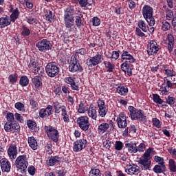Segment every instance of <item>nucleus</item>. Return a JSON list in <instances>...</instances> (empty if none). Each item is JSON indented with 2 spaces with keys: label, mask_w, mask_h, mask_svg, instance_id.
Returning a JSON list of instances; mask_svg holds the SVG:
<instances>
[{
  "label": "nucleus",
  "mask_w": 176,
  "mask_h": 176,
  "mask_svg": "<svg viewBox=\"0 0 176 176\" xmlns=\"http://www.w3.org/2000/svg\"><path fill=\"white\" fill-rule=\"evenodd\" d=\"M128 109L131 120H139L140 123H146V116L142 109H137L133 106H129Z\"/></svg>",
  "instance_id": "f257e3e1"
},
{
  "label": "nucleus",
  "mask_w": 176,
  "mask_h": 176,
  "mask_svg": "<svg viewBox=\"0 0 176 176\" xmlns=\"http://www.w3.org/2000/svg\"><path fill=\"white\" fill-rule=\"evenodd\" d=\"M75 8L69 7L64 12V23L66 28H72L75 24Z\"/></svg>",
  "instance_id": "f03ea898"
},
{
  "label": "nucleus",
  "mask_w": 176,
  "mask_h": 176,
  "mask_svg": "<svg viewBox=\"0 0 176 176\" xmlns=\"http://www.w3.org/2000/svg\"><path fill=\"white\" fill-rule=\"evenodd\" d=\"M142 14L150 27L155 25L156 21L153 17V8L148 5H144L142 10Z\"/></svg>",
  "instance_id": "7ed1b4c3"
},
{
  "label": "nucleus",
  "mask_w": 176,
  "mask_h": 176,
  "mask_svg": "<svg viewBox=\"0 0 176 176\" xmlns=\"http://www.w3.org/2000/svg\"><path fill=\"white\" fill-rule=\"evenodd\" d=\"M44 130L49 140H51V141H53V142L56 144L58 142L60 132L57 130V127H54L52 125H45Z\"/></svg>",
  "instance_id": "20e7f679"
},
{
  "label": "nucleus",
  "mask_w": 176,
  "mask_h": 176,
  "mask_svg": "<svg viewBox=\"0 0 176 176\" xmlns=\"http://www.w3.org/2000/svg\"><path fill=\"white\" fill-rule=\"evenodd\" d=\"M15 166L17 171H20L21 174L27 173V167H28V160L26 155H19L15 160Z\"/></svg>",
  "instance_id": "39448f33"
},
{
  "label": "nucleus",
  "mask_w": 176,
  "mask_h": 176,
  "mask_svg": "<svg viewBox=\"0 0 176 176\" xmlns=\"http://www.w3.org/2000/svg\"><path fill=\"white\" fill-rule=\"evenodd\" d=\"M68 69L69 72H72V74H75V72H83V67H82V65H80V63H79V59H78V56L76 55V54L72 56L71 60L69 63Z\"/></svg>",
  "instance_id": "423d86ee"
},
{
  "label": "nucleus",
  "mask_w": 176,
  "mask_h": 176,
  "mask_svg": "<svg viewBox=\"0 0 176 176\" xmlns=\"http://www.w3.org/2000/svg\"><path fill=\"white\" fill-rule=\"evenodd\" d=\"M45 72L50 78H56L60 74V67L56 62H50L45 66Z\"/></svg>",
  "instance_id": "0eeeda50"
},
{
  "label": "nucleus",
  "mask_w": 176,
  "mask_h": 176,
  "mask_svg": "<svg viewBox=\"0 0 176 176\" xmlns=\"http://www.w3.org/2000/svg\"><path fill=\"white\" fill-rule=\"evenodd\" d=\"M104 60V56L100 52H96L94 56H90L87 59V65L89 67H96L101 64Z\"/></svg>",
  "instance_id": "6e6552de"
},
{
  "label": "nucleus",
  "mask_w": 176,
  "mask_h": 176,
  "mask_svg": "<svg viewBox=\"0 0 176 176\" xmlns=\"http://www.w3.org/2000/svg\"><path fill=\"white\" fill-rule=\"evenodd\" d=\"M168 89H176V83L173 82L167 77L164 78V83H162V87L160 89L162 96H167L168 94Z\"/></svg>",
  "instance_id": "1a4fd4ad"
},
{
  "label": "nucleus",
  "mask_w": 176,
  "mask_h": 176,
  "mask_svg": "<svg viewBox=\"0 0 176 176\" xmlns=\"http://www.w3.org/2000/svg\"><path fill=\"white\" fill-rule=\"evenodd\" d=\"M76 123L82 131H87L90 129V121L87 116L78 117Z\"/></svg>",
  "instance_id": "9d476101"
},
{
  "label": "nucleus",
  "mask_w": 176,
  "mask_h": 176,
  "mask_svg": "<svg viewBox=\"0 0 176 176\" xmlns=\"http://www.w3.org/2000/svg\"><path fill=\"white\" fill-rule=\"evenodd\" d=\"M52 43L47 39H43L36 43V47L38 49L39 52L46 53L49 50H52Z\"/></svg>",
  "instance_id": "9b49d317"
},
{
  "label": "nucleus",
  "mask_w": 176,
  "mask_h": 176,
  "mask_svg": "<svg viewBox=\"0 0 176 176\" xmlns=\"http://www.w3.org/2000/svg\"><path fill=\"white\" fill-rule=\"evenodd\" d=\"M159 44L155 40H151L147 45V54L148 56H156L159 52Z\"/></svg>",
  "instance_id": "f8f14e48"
},
{
  "label": "nucleus",
  "mask_w": 176,
  "mask_h": 176,
  "mask_svg": "<svg viewBox=\"0 0 176 176\" xmlns=\"http://www.w3.org/2000/svg\"><path fill=\"white\" fill-rule=\"evenodd\" d=\"M87 146V140L86 139H79L73 143L74 152H82Z\"/></svg>",
  "instance_id": "ddd939ff"
},
{
  "label": "nucleus",
  "mask_w": 176,
  "mask_h": 176,
  "mask_svg": "<svg viewBox=\"0 0 176 176\" xmlns=\"http://www.w3.org/2000/svg\"><path fill=\"white\" fill-rule=\"evenodd\" d=\"M20 124L19 122H6L4 124V130L6 133H10V131H15V133H20Z\"/></svg>",
  "instance_id": "4468645a"
},
{
  "label": "nucleus",
  "mask_w": 176,
  "mask_h": 176,
  "mask_svg": "<svg viewBox=\"0 0 176 176\" xmlns=\"http://www.w3.org/2000/svg\"><path fill=\"white\" fill-rule=\"evenodd\" d=\"M97 104L99 116H100V118H105L108 113V108L105 107V100L99 99Z\"/></svg>",
  "instance_id": "2eb2a0df"
},
{
  "label": "nucleus",
  "mask_w": 176,
  "mask_h": 176,
  "mask_svg": "<svg viewBox=\"0 0 176 176\" xmlns=\"http://www.w3.org/2000/svg\"><path fill=\"white\" fill-rule=\"evenodd\" d=\"M128 116H126L124 113H120L117 118L116 122L119 129H126L127 126Z\"/></svg>",
  "instance_id": "dca6fc26"
},
{
  "label": "nucleus",
  "mask_w": 176,
  "mask_h": 176,
  "mask_svg": "<svg viewBox=\"0 0 176 176\" xmlns=\"http://www.w3.org/2000/svg\"><path fill=\"white\" fill-rule=\"evenodd\" d=\"M133 63H130L125 61L121 64V69L125 74H127L128 76H131L133 75Z\"/></svg>",
  "instance_id": "f3484780"
},
{
  "label": "nucleus",
  "mask_w": 176,
  "mask_h": 176,
  "mask_svg": "<svg viewBox=\"0 0 176 176\" xmlns=\"http://www.w3.org/2000/svg\"><path fill=\"white\" fill-rule=\"evenodd\" d=\"M7 153L11 160H14L17 157V145L11 144L7 150Z\"/></svg>",
  "instance_id": "a211bd4d"
},
{
  "label": "nucleus",
  "mask_w": 176,
  "mask_h": 176,
  "mask_svg": "<svg viewBox=\"0 0 176 176\" xmlns=\"http://www.w3.org/2000/svg\"><path fill=\"white\" fill-rule=\"evenodd\" d=\"M0 167L3 173H10V169L12 168V164L6 158H2L0 160Z\"/></svg>",
  "instance_id": "6ab92c4d"
},
{
  "label": "nucleus",
  "mask_w": 176,
  "mask_h": 176,
  "mask_svg": "<svg viewBox=\"0 0 176 176\" xmlns=\"http://www.w3.org/2000/svg\"><path fill=\"white\" fill-rule=\"evenodd\" d=\"M61 159H63V157L58 155L48 157L46 161V165L47 167H53V166H56V163L60 164L61 163Z\"/></svg>",
  "instance_id": "aec40b11"
},
{
  "label": "nucleus",
  "mask_w": 176,
  "mask_h": 176,
  "mask_svg": "<svg viewBox=\"0 0 176 176\" xmlns=\"http://www.w3.org/2000/svg\"><path fill=\"white\" fill-rule=\"evenodd\" d=\"M164 43L166 45L169 53H171V52L174 50V45L175 43L174 36H173V34H168L167 38L164 41Z\"/></svg>",
  "instance_id": "412c9836"
},
{
  "label": "nucleus",
  "mask_w": 176,
  "mask_h": 176,
  "mask_svg": "<svg viewBox=\"0 0 176 176\" xmlns=\"http://www.w3.org/2000/svg\"><path fill=\"white\" fill-rule=\"evenodd\" d=\"M125 171L129 175H138L139 173H140V166L135 164H130L126 166Z\"/></svg>",
  "instance_id": "4be33fe9"
},
{
  "label": "nucleus",
  "mask_w": 176,
  "mask_h": 176,
  "mask_svg": "<svg viewBox=\"0 0 176 176\" xmlns=\"http://www.w3.org/2000/svg\"><path fill=\"white\" fill-rule=\"evenodd\" d=\"M32 86L36 91H38L42 89L43 85L42 83V78L39 76H36L32 79Z\"/></svg>",
  "instance_id": "5701e85b"
},
{
  "label": "nucleus",
  "mask_w": 176,
  "mask_h": 176,
  "mask_svg": "<svg viewBox=\"0 0 176 176\" xmlns=\"http://www.w3.org/2000/svg\"><path fill=\"white\" fill-rule=\"evenodd\" d=\"M26 124L31 133H38L40 130L39 126H38V124L34 120H28Z\"/></svg>",
  "instance_id": "b1692460"
},
{
  "label": "nucleus",
  "mask_w": 176,
  "mask_h": 176,
  "mask_svg": "<svg viewBox=\"0 0 176 176\" xmlns=\"http://www.w3.org/2000/svg\"><path fill=\"white\" fill-rule=\"evenodd\" d=\"M44 13V18L46 21L49 23H54L56 21V14L53 13L52 10H45Z\"/></svg>",
  "instance_id": "393cba45"
},
{
  "label": "nucleus",
  "mask_w": 176,
  "mask_h": 176,
  "mask_svg": "<svg viewBox=\"0 0 176 176\" xmlns=\"http://www.w3.org/2000/svg\"><path fill=\"white\" fill-rule=\"evenodd\" d=\"M113 122L110 120L109 123L102 122L98 127V131L99 134H104V133H107L108 130H109V124H113Z\"/></svg>",
  "instance_id": "a878e982"
},
{
  "label": "nucleus",
  "mask_w": 176,
  "mask_h": 176,
  "mask_svg": "<svg viewBox=\"0 0 176 176\" xmlns=\"http://www.w3.org/2000/svg\"><path fill=\"white\" fill-rule=\"evenodd\" d=\"M87 111H88V116L89 118L93 119V120H97V107L94 104H91Z\"/></svg>",
  "instance_id": "bb28decb"
},
{
  "label": "nucleus",
  "mask_w": 176,
  "mask_h": 176,
  "mask_svg": "<svg viewBox=\"0 0 176 176\" xmlns=\"http://www.w3.org/2000/svg\"><path fill=\"white\" fill-rule=\"evenodd\" d=\"M121 60L122 61L126 60V61L129 63H135V58L131 54L129 53L126 50L122 51V54H121Z\"/></svg>",
  "instance_id": "cd10ccee"
},
{
  "label": "nucleus",
  "mask_w": 176,
  "mask_h": 176,
  "mask_svg": "<svg viewBox=\"0 0 176 176\" xmlns=\"http://www.w3.org/2000/svg\"><path fill=\"white\" fill-rule=\"evenodd\" d=\"M10 13H12L10 16V21H11V23H15L17 19L20 17V11L17 8L13 10V8L11 7V9L10 10Z\"/></svg>",
  "instance_id": "c85d7f7f"
},
{
  "label": "nucleus",
  "mask_w": 176,
  "mask_h": 176,
  "mask_svg": "<svg viewBox=\"0 0 176 176\" xmlns=\"http://www.w3.org/2000/svg\"><path fill=\"white\" fill-rule=\"evenodd\" d=\"M162 69L165 72V75H166L168 78H173V76H176V72L174 71V69L170 67L168 65H164Z\"/></svg>",
  "instance_id": "c756f323"
},
{
  "label": "nucleus",
  "mask_w": 176,
  "mask_h": 176,
  "mask_svg": "<svg viewBox=\"0 0 176 176\" xmlns=\"http://www.w3.org/2000/svg\"><path fill=\"white\" fill-rule=\"evenodd\" d=\"M10 24H12V22L8 15L0 18V28H6V27H9Z\"/></svg>",
  "instance_id": "7c9ffc66"
},
{
  "label": "nucleus",
  "mask_w": 176,
  "mask_h": 176,
  "mask_svg": "<svg viewBox=\"0 0 176 176\" xmlns=\"http://www.w3.org/2000/svg\"><path fill=\"white\" fill-rule=\"evenodd\" d=\"M53 108L54 109V113H60V112H63V111H65L67 109V107L65 105H61L58 101L53 102L52 103Z\"/></svg>",
  "instance_id": "2f4dec72"
},
{
  "label": "nucleus",
  "mask_w": 176,
  "mask_h": 176,
  "mask_svg": "<svg viewBox=\"0 0 176 176\" xmlns=\"http://www.w3.org/2000/svg\"><path fill=\"white\" fill-rule=\"evenodd\" d=\"M39 63L38 62L37 59H35L34 58H31L30 59V63L28 64V68L32 71L34 73L36 69L40 67Z\"/></svg>",
  "instance_id": "473e14b6"
},
{
  "label": "nucleus",
  "mask_w": 176,
  "mask_h": 176,
  "mask_svg": "<svg viewBox=\"0 0 176 176\" xmlns=\"http://www.w3.org/2000/svg\"><path fill=\"white\" fill-rule=\"evenodd\" d=\"M153 100L155 104H162V107H167V100L166 99V101L163 100L157 94H153Z\"/></svg>",
  "instance_id": "72a5a7b5"
},
{
  "label": "nucleus",
  "mask_w": 176,
  "mask_h": 176,
  "mask_svg": "<svg viewBox=\"0 0 176 176\" xmlns=\"http://www.w3.org/2000/svg\"><path fill=\"white\" fill-rule=\"evenodd\" d=\"M139 164H140L142 170H151V164H152V162L148 160H140Z\"/></svg>",
  "instance_id": "f704fd0d"
},
{
  "label": "nucleus",
  "mask_w": 176,
  "mask_h": 176,
  "mask_svg": "<svg viewBox=\"0 0 176 176\" xmlns=\"http://www.w3.org/2000/svg\"><path fill=\"white\" fill-rule=\"evenodd\" d=\"M125 148H127L129 153H137V143L134 142L126 143Z\"/></svg>",
  "instance_id": "c9c22d12"
},
{
  "label": "nucleus",
  "mask_w": 176,
  "mask_h": 176,
  "mask_svg": "<svg viewBox=\"0 0 176 176\" xmlns=\"http://www.w3.org/2000/svg\"><path fill=\"white\" fill-rule=\"evenodd\" d=\"M28 142L29 146L33 149V151H36L38 149V142L34 136H30L28 138Z\"/></svg>",
  "instance_id": "e433bc0d"
},
{
  "label": "nucleus",
  "mask_w": 176,
  "mask_h": 176,
  "mask_svg": "<svg viewBox=\"0 0 176 176\" xmlns=\"http://www.w3.org/2000/svg\"><path fill=\"white\" fill-rule=\"evenodd\" d=\"M117 93H118L120 96H127L129 88H127L126 86H123L120 84L117 88Z\"/></svg>",
  "instance_id": "4c0bfd02"
},
{
  "label": "nucleus",
  "mask_w": 176,
  "mask_h": 176,
  "mask_svg": "<svg viewBox=\"0 0 176 176\" xmlns=\"http://www.w3.org/2000/svg\"><path fill=\"white\" fill-rule=\"evenodd\" d=\"M80 8H87L94 3V0H77Z\"/></svg>",
  "instance_id": "58836bf2"
},
{
  "label": "nucleus",
  "mask_w": 176,
  "mask_h": 176,
  "mask_svg": "<svg viewBox=\"0 0 176 176\" xmlns=\"http://www.w3.org/2000/svg\"><path fill=\"white\" fill-rule=\"evenodd\" d=\"M19 85L21 87H27L30 85V78L27 76H22L19 79Z\"/></svg>",
  "instance_id": "ea45409f"
},
{
  "label": "nucleus",
  "mask_w": 176,
  "mask_h": 176,
  "mask_svg": "<svg viewBox=\"0 0 176 176\" xmlns=\"http://www.w3.org/2000/svg\"><path fill=\"white\" fill-rule=\"evenodd\" d=\"M153 171L155 173V174H162L166 171V165H155Z\"/></svg>",
  "instance_id": "a19ab883"
},
{
  "label": "nucleus",
  "mask_w": 176,
  "mask_h": 176,
  "mask_svg": "<svg viewBox=\"0 0 176 176\" xmlns=\"http://www.w3.org/2000/svg\"><path fill=\"white\" fill-rule=\"evenodd\" d=\"M168 168L170 173H176V162L173 158L168 160Z\"/></svg>",
  "instance_id": "79ce46f5"
},
{
  "label": "nucleus",
  "mask_w": 176,
  "mask_h": 176,
  "mask_svg": "<svg viewBox=\"0 0 176 176\" xmlns=\"http://www.w3.org/2000/svg\"><path fill=\"white\" fill-rule=\"evenodd\" d=\"M104 65L107 69V72L111 73L113 72V69H115V64L111 63L110 61L104 60L103 61Z\"/></svg>",
  "instance_id": "37998d69"
},
{
  "label": "nucleus",
  "mask_w": 176,
  "mask_h": 176,
  "mask_svg": "<svg viewBox=\"0 0 176 176\" xmlns=\"http://www.w3.org/2000/svg\"><path fill=\"white\" fill-rule=\"evenodd\" d=\"M21 35L24 38H25V36H30V35H31V30H30L27 26L22 25L21 29Z\"/></svg>",
  "instance_id": "c03bdc74"
},
{
  "label": "nucleus",
  "mask_w": 176,
  "mask_h": 176,
  "mask_svg": "<svg viewBox=\"0 0 176 176\" xmlns=\"http://www.w3.org/2000/svg\"><path fill=\"white\" fill-rule=\"evenodd\" d=\"M15 109H17L19 112L24 113L25 112V105L21 102H17L14 104Z\"/></svg>",
  "instance_id": "a18cd8bd"
},
{
  "label": "nucleus",
  "mask_w": 176,
  "mask_h": 176,
  "mask_svg": "<svg viewBox=\"0 0 176 176\" xmlns=\"http://www.w3.org/2000/svg\"><path fill=\"white\" fill-rule=\"evenodd\" d=\"M8 81L10 85H14L19 80V74L16 73L10 74L8 78Z\"/></svg>",
  "instance_id": "49530a36"
},
{
  "label": "nucleus",
  "mask_w": 176,
  "mask_h": 176,
  "mask_svg": "<svg viewBox=\"0 0 176 176\" xmlns=\"http://www.w3.org/2000/svg\"><path fill=\"white\" fill-rule=\"evenodd\" d=\"M38 115L41 119H45V118H49L51 114L50 111H47L45 108H43L39 110Z\"/></svg>",
  "instance_id": "de8ad7c7"
},
{
  "label": "nucleus",
  "mask_w": 176,
  "mask_h": 176,
  "mask_svg": "<svg viewBox=\"0 0 176 176\" xmlns=\"http://www.w3.org/2000/svg\"><path fill=\"white\" fill-rule=\"evenodd\" d=\"M87 109H88L87 107L85 105L83 102H80V104H78V107H77L76 108L77 112H78V113H85L86 111H87Z\"/></svg>",
  "instance_id": "09e8293b"
},
{
  "label": "nucleus",
  "mask_w": 176,
  "mask_h": 176,
  "mask_svg": "<svg viewBox=\"0 0 176 176\" xmlns=\"http://www.w3.org/2000/svg\"><path fill=\"white\" fill-rule=\"evenodd\" d=\"M30 104L32 107V109H34V111H38V108L39 107V104H38V102L35 100V98H30L29 99Z\"/></svg>",
  "instance_id": "8fccbe9b"
},
{
  "label": "nucleus",
  "mask_w": 176,
  "mask_h": 176,
  "mask_svg": "<svg viewBox=\"0 0 176 176\" xmlns=\"http://www.w3.org/2000/svg\"><path fill=\"white\" fill-rule=\"evenodd\" d=\"M120 57V50L113 51L110 53V56H107V58H111V60H118Z\"/></svg>",
  "instance_id": "3c124183"
},
{
  "label": "nucleus",
  "mask_w": 176,
  "mask_h": 176,
  "mask_svg": "<svg viewBox=\"0 0 176 176\" xmlns=\"http://www.w3.org/2000/svg\"><path fill=\"white\" fill-rule=\"evenodd\" d=\"M161 24L162 31H168L171 28V25L166 20L162 21Z\"/></svg>",
  "instance_id": "603ef678"
},
{
  "label": "nucleus",
  "mask_w": 176,
  "mask_h": 176,
  "mask_svg": "<svg viewBox=\"0 0 176 176\" xmlns=\"http://www.w3.org/2000/svg\"><path fill=\"white\" fill-rule=\"evenodd\" d=\"M153 148H148L146 151L144 152L143 155V158H140L142 160H149V157H151V153H152Z\"/></svg>",
  "instance_id": "864d4df0"
},
{
  "label": "nucleus",
  "mask_w": 176,
  "mask_h": 176,
  "mask_svg": "<svg viewBox=\"0 0 176 176\" xmlns=\"http://www.w3.org/2000/svg\"><path fill=\"white\" fill-rule=\"evenodd\" d=\"M154 162L160 166L166 165V162H164V158L159 155L154 156Z\"/></svg>",
  "instance_id": "5fc2aeb1"
},
{
  "label": "nucleus",
  "mask_w": 176,
  "mask_h": 176,
  "mask_svg": "<svg viewBox=\"0 0 176 176\" xmlns=\"http://www.w3.org/2000/svg\"><path fill=\"white\" fill-rule=\"evenodd\" d=\"M33 74L34 75H39L40 78H43V76L45 75V69L42 66H40L38 68L34 70Z\"/></svg>",
  "instance_id": "6e6d98bb"
},
{
  "label": "nucleus",
  "mask_w": 176,
  "mask_h": 176,
  "mask_svg": "<svg viewBox=\"0 0 176 176\" xmlns=\"http://www.w3.org/2000/svg\"><path fill=\"white\" fill-rule=\"evenodd\" d=\"M82 19H83V14H80L76 16V25L78 28H80L82 27Z\"/></svg>",
  "instance_id": "4d7b16f0"
},
{
  "label": "nucleus",
  "mask_w": 176,
  "mask_h": 176,
  "mask_svg": "<svg viewBox=\"0 0 176 176\" xmlns=\"http://www.w3.org/2000/svg\"><path fill=\"white\" fill-rule=\"evenodd\" d=\"M89 176H101V170L98 168H91Z\"/></svg>",
  "instance_id": "13d9d810"
},
{
  "label": "nucleus",
  "mask_w": 176,
  "mask_h": 176,
  "mask_svg": "<svg viewBox=\"0 0 176 176\" xmlns=\"http://www.w3.org/2000/svg\"><path fill=\"white\" fill-rule=\"evenodd\" d=\"M138 27L143 31V32H148V28H146V23L142 20L138 21Z\"/></svg>",
  "instance_id": "bf43d9fd"
},
{
  "label": "nucleus",
  "mask_w": 176,
  "mask_h": 176,
  "mask_svg": "<svg viewBox=\"0 0 176 176\" xmlns=\"http://www.w3.org/2000/svg\"><path fill=\"white\" fill-rule=\"evenodd\" d=\"M61 116H63V121L65 123H69V116L68 115V112L67 111V109L63 110Z\"/></svg>",
  "instance_id": "052dcab7"
},
{
  "label": "nucleus",
  "mask_w": 176,
  "mask_h": 176,
  "mask_svg": "<svg viewBox=\"0 0 176 176\" xmlns=\"http://www.w3.org/2000/svg\"><path fill=\"white\" fill-rule=\"evenodd\" d=\"M6 118L7 122H16V120L14 119V114L12 112H8Z\"/></svg>",
  "instance_id": "680f3d73"
},
{
  "label": "nucleus",
  "mask_w": 176,
  "mask_h": 176,
  "mask_svg": "<svg viewBox=\"0 0 176 176\" xmlns=\"http://www.w3.org/2000/svg\"><path fill=\"white\" fill-rule=\"evenodd\" d=\"M27 23L28 24H38L39 23V21L36 19V18H34L32 16H29L26 18Z\"/></svg>",
  "instance_id": "e2e57ef3"
},
{
  "label": "nucleus",
  "mask_w": 176,
  "mask_h": 176,
  "mask_svg": "<svg viewBox=\"0 0 176 176\" xmlns=\"http://www.w3.org/2000/svg\"><path fill=\"white\" fill-rule=\"evenodd\" d=\"M92 25L94 27H98V25H100V24H101V19H100V18H98V16H94L92 18Z\"/></svg>",
  "instance_id": "0e129e2a"
},
{
  "label": "nucleus",
  "mask_w": 176,
  "mask_h": 176,
  "mask_svg": "<svg viewBox=\"0 0 176 176\" xmlns=\"http://www.w3.org/2000/svg\"><path fill=\"white\" fill-rule=\"evenodd\" d=\"M64 80H65V83H67V85H69L71 86V85L74 82H76V78L72 77V76H68V77H65Z\"/></svg>",
  "instance_id": "69168bd1"
},
{
  "label": "nucleus",
  "mask_w": 176,
  "mask_h": 176,
  "mask_svg": "<svg viewBox=\"0 0 176 176\" xmlns=\"http://www.w3.org/2000/svg\"><path fill=\"white\" fill-rule=\"evenodd\" d=\"M153 124L155 127H157V129H160L162 127V122L157 118H154L152 120Z\"/></svg>",
  "instance_id": "338daca9"
},
{
  "label": "nucleus",
  "mask_w": 176,
  "mask_h": 176,
  "mask_svg": "<svg viewBox=\"0 0 176 176\" xmlns=\"http://www.w3.org/2000/svg\"><path fill=\"white\" fill-rule=\"evenodd\" d=\"M174 17V12L171 10H166V20H171Z\"/></svg>",
  "instance_id": "774afa93"
}]
</instances>
